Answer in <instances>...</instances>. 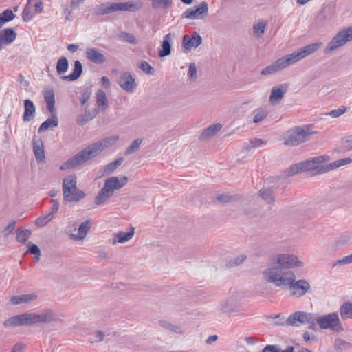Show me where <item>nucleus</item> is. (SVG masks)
I'll return each mask as SVG.
<instances>
[{"mask_svg":"<svg viewBox=\"0 0 352 352\" xmlns=\"http://www.w3.org/2000/svg\"><path fill=\"white\" fill-rule=\"evenodd\" d=\"M263 280L280 288H289L290 294L296 298H300L311 291V285L306 279L296 280V275L291 270H282L279 267L270 265L261 272Z\"/></svg>","mask_w":352,"mask_h":352,"instance_id":"obj_1","label":"nucleus"},{"mask_svg":"<svg viewBox=\"0 0 352 352\" xmlns=\"http://www.w3.org/2000/svg\"><path fill=\"white\" fill-rule=\"evenodd\" d=\"M322 45V43L319 42L298 48L292 53L287 54L266 66L261 72V74L262 76H269L283 70L287 67L294 65L296 63L301 60L304 58L317 52Z\"/></svg>","mask_w":352,"mask_h":352,"instance_id":"obj_2","label":"nucleus"},{"mask_svg":"<svg viewBox=\"0 0 352 352\" xmlns=\"http://www.w3.org/2000/svg\"><path fill=\"white\" fill-rule=\"evenodd\" d=\"M118 139V135H111L87 146L78 154L76 155L65 162L64 164H63L60 166V170H64L73 168L77 166L84 164L87 161L98 155L106 148L115 144Z\"/></svg>","mask_w":352,"mask_h":352,"instance_id":"obj_3","label":"nucleus"},{"mask_svg":"<svg viewBox=\"0 0 352 352\" xmlns=\"http://www.w3.org/2000/svg\"><path fill=\"white\" fill-rule=\"evenodd\" d=\"M329 160V155H324L294 164L288 169V175L292 176L301 172H309L314 175L325 173L329 172L327 162Z\"/></svg>","mask_w":352,"mask_h":352,"instance_id":"obj_4","label":"nucleus"},{"mask_svg":"<svg viewBox=\"0 0 352 352\" xmlns=\"http://www.w3.org/2000/svg\"><path fill=\"white\" fill-rule=\"evenodd\" d=\"M314 133L311 125L295 126L285 132L281 140L286 146H295L305 142Z\"/></svg>","mask_w":352,"mask_h":352,"instance_id":"obj_5","label":"nucleus"},{"mask_svg":"<svg viewBox=\"0 0 352 352\" xmlns=\"http://www.w3.org/2000/svg\"><path fill=\"white\" fill-rule=\"evenodd\" d=\"M63 199L67 202H78L86 194L77 188V178L75 175H69L63 180Z\"/></svg>","mask_w":352,"mask_h":352,"instance_id":"obj_6","label":"nucleus"},{"mask_svg":"<svg viewBox=\"0 0 352 352\" xmlns=\"http://www.w3.org/2000/svg\"><path fill=\"white\" fill-rule=\"evenodd\" d=\"M271 261L272 263L267 266H276L282 270L300 269L305 266L304 262L297 255L291 253L276 254L272 257Z\"/></svg>","mask_w":352,"mask_h":352,"instance_id":"obj_7","label":"nucleus"},{"mask_svg":"<svg viewBox=\"0 0 352 352\" xmlns=\"http://www.w3.org/2000/svg\"><path fill=\"white\" fill-rule=\"evenodd\" d=\"M243 298L241 292H234L228 298L219 302L217 310L221 314L229 315L241 313L243 311L241 307Z\"/></svg>","mask_w":352,"mask_h":352,"instance_id":"obj_8","label":"nucleus"},{"mask_svg":"<svg viewBox=\"0 0 352 352\" xmlns=\"http://www.w3.org/2000/svg\"><path fill=\"white\" fill-rule=\"evenodd\" d=\"M142 4L139 1H129L126 2L111 3L107 2L95 8V12L98 14H106L118 11L133 12L141 7Z\"/></svg>","mask_w":352,"mask_h":352,"instance_id":"obj_9","label":"nucleus"},{"mask_svg":"<svg viewBox=\"0 0 352 352\" xmlns=\"http://www.w3.org/2000/svg\"><path fill=\"white\" fill-rule=\"evenodd\" d=\"M316 314L298 311L291 314L287 318H284L280 323L282 325L300 327L304 324H309V328L314 329L316 324Z\"/></svg>","mask_w":352,"mask_h":352,"instance_id":"obj_10","label":"nucleus"},{"mask_svg":"<svg viewBox=\"0 0 352 352\" xmlns=\"http://www.w3.org/2000/svg\"><path fill=\"white\" fill-rule=\"evenodd\" d=\"M316 322L322 329H330L333 332H342L344 327L337 312L318 316L316 314Z\"/></svg>","mask_w":352,"mask_h":352,"instance_id":"obj_11","label":"nucleus"},{"mask_svg":"<svg viewBox=\"0 0 352 352\" xmlns=\"http://www.w3.org/2000/svg\"><path fill=\"white\" fill-rule=\"evenodd\" d=\"M351 41H352V26L342 28L327 43L324 49V53L332 52Z\"/></svg>","mask_w":352,"mask_h":352,"instance_id":"obj_12","label":"nucleus"},{"mask_svg":"<svg viewBox=\"0 0 352 352\" xmlns=\"http://www.w3.org/2000/svg\"><path fill=\"white\" fill-rule=\"evenodd\" d=\"M25 326L38 323H50L55 320V315L52 310L46 309L40 314L34 312H25L22 314Z\"/></svg>","mask_w":352,"mask_h":352,"instance_id":"obj_13","label":"nucleus"},{"mask_svg":"<svg viewBox=\"0 0 352 352\" xmlns=\"http://www.w3.org/2000/svg\"><path fill=\"white\" fill-rule=\"evenodd\" d=\"M208 12V4L201 2L198 6L189 8L183 13V16L190 20H200L207 16Z\"/></svg>","mask_w":352,"mask_h":352,"instance_id":"obj_14","label":"nucleus"},{"mask_svg":"<svg viewBox=\"0 0 352 352\" xmlns=\"http://www.w3.org/2000/svg\"><path fill=\"white\" fill-rule=\"evenodd\" d=\"M118 84L124 91L130 94L134 93L138 87L135 77L129 72L120 74Z\"/></svg>","mask_w":352,"mask_h":352,"instance_id":"obj_15","label":"nucleus"},{"mask_svg":"<svg viewBox=\"0 0 352 352\" xmlns=\"http://www.w3.org/2000/svg\"><path fill=\"white\" fill-rule=\"evenodd\" d=\"M289 85L283 83L272 88L269 98V102L272 105H277L280 103L285 94L288 90Z\"/></svg>","mask_w":352,"mask_h":352,"instance_id":"obj_16","label":"nucleus"},{"mask_svg":"<svg viewBox=\"0 0 352 352\" xmlns=\"http://www.w3.org/2000/svg\"><path fill=\"white\" fill-rule=\"evenodd\" d=\"M201 42V36L197 32H192L191 34H185L183 36L182 46L185 51L189 52L199 47Z\"/></svg>","mask_w":352,"mask_h":352,"instance_id":"obj_17","label":"nucleus"},{"mask_svg":"<svg viewBox=\"0 0 352 352\" xmlns=\"http://www.w3.org/2000/svg\"><path fill=\"white\" fill-rule=\"evenodd\" d=\"M38 298V296L36 292L25 293L11 296L10 298V302L12 305L31 304L36 302Z\"/></svg>","mask_w":352,"mask_h":352,"instance_id":"obj_18","label":"nucleus"},{"mask_svg":"<svg viewBox=\"0 0 352 352\" xmlns=\"http://www.w3.org/2000/svg\"><path fill=\"white\" fill-rule=\"evenodd\" d=\"M96 95L98 109H94L91 111L89 119L94 118L98 114V111H104L109 108V101L107 100L105 91L102 89H98Z\"/></svg>","mask_w":352,"mask_h":352,"instance_id":"obj_19","label":"nucleus"},{"mask_svg":"<svg viewBox=\"0 0 352 352\" xmlns=\"http://www.w3.org/2000/svg\"><path fill=\"white\" fill-rule=\"evenodd\" d=\"M128 178L126 177H110L104 182L106 188L110 190L113 193L126 185Z\"/></svg>","mask_w":352,"mask_h":352,"instance_id":"obj_20","label":"nucleus"},{"mask_svg":"<svg viewBox=\"0 0 352 352\" xmlns=\"http://www.w3.org/2000/svg\"><path fill=\"white\" fill-rule=\"evenodd\" d=\"M352 241V234L344 232L338 236L331 243L332 249L338 250L345 245H349Z\"/></svg>","mask_w":352,"mask_h":352,"instance_id":"obj_21","label":"nucleus"},{"mask_svg":"<svg viewBox=\"0 0 352 352\" xmlns=\"http://www.w3.org/2000/svg\"><path fill=\"white\" fill-rule=\"evenodd\" d=\"M16 37V34L11 28H6L0 32V50L12 43Z\"/></svg>","mask_w":352,"mask_h":352,"instance_id":"obj_22","label":"nucleus"},{"mask_svg":"<svg viewBox=\"0 0 352 352\" xmlns=\"http://www.w3.org/2000/svg\"><path fill=\"white\" fill-rule=\"evenodd\" d=\"M33 151L36 161L38 163H43L45 162V156L44 152V148L43 142L39 138H34L33 140Z\"/></svg>","mask_w":352,"mask_h":352,"instance_id":"obj_23","label":"nucleus"},{"mask_svg":"<svg viewBox=\"0 0 352 352\" xmlns=\"http://www.w3.org/2000/svg\"><path fill=\"white\" fill-rule=\"evenodd\" d=\"M91 222L89 220H87L82 223L78 228V234H72L70 238L76 241L83 240L87 235L88 231L91 228Z\"/></svg>","mask_w":352,"mask_h":352,"instance_id":"obj_24","label":"nucleus"},{"mask_svg":"<svg viewBox=\"0 0 352 352\" xmlns=\"http://www.w3.org/2000/svg\"><path fill=\"white\" fill-rule=\"evenodd\" d=\"M86 56L89 60L96 64H102L106 60L104 55L95 48L87 49Z\"/></svg>","mask_w":352,"mask_h":352,"instance_id":"obj_25","label":"nucleus"},{"mask_svg":"<svg viewBox=\"0 0 352 352\" xmlns=\"http://www.w3.org/2000/svg\"><path fill=\"white\" fill-rule=\"evenodd\" d=\"M171 41L172 36L170 34H167L163 38V41L161 44V48L159 49L158 55L160 57H164L169 55L171 52Z\"/></svg>","mask_w":352,"mask_h":352,"instance_id":"obj_26","label":"nucleus"},{"mask_svg":"<svg viewBox=\"0 0 352 352\" xmlns=\"http://www.w3.org/2000/svg\"><path fill=\"white\" fill-rule=\"evenodd\" d=\"M25 111L23 113V120L29 122L32 120L35 115L36 108L32 101L25 100L24 101Z\"/></svg>","mask_w":352,"mask_h":352,"instance_id":"obj_27","label":"nucleus"},{"mask_svg":"<svg viewBox=\"0 0 352 352\" xmlns=\"http://www.w3.org/2000/svg\"><path fill=\"white\" fill-rule=\"evenodd\" d=\"M135 234V228L131 227L129 232H119L116 235V238L113 241V244H116V243H125L130 241Z\"/></svg>","mask_w":352,"mask_h":352,"instance_id":"obj_28","label":"nucleus"},{"mask_svg":"<svg viewBox=\"0 0 352 352\" xmlns=\"http://www.w3.org/2000/svg\"><path fill=\"white\" fill-rule=\"evenodd\" d=\"M222 128V125L219 123L212 124L206 129L201 133L200 138L205 140L214 137Z\"/></svg>","mask_w":352,"mask_h":352,"instance_id":"obj_29","label":"nucleus"},{"mask_svg":"<svg viewBox=\"0 0 352 352\" xmlns=\"http://www.w3.org/2000/svg\"><path fill=\"white\" fill-rule=\"evenodd\" d=\"M339 311L342 320H352V302H344L340 305Z\"/></svg>","mask_w":352,"mask_h":352,"instance_id":"obj_30","label":"nucleus"},{"mask_svg":"<svg viewBox=\"0 0 352 352\" xmlns=\"http://www.w3.org/2000/svg\"><path fill=\"white\" fill-rule=\"evenodd\" d=\"M44 99L47 104V109L50 112L51 114L55 113V98H54V93L52 89L46 90L44 92Z\"/></svg>","mask_w":352,"mask_h":352,"instance_id":"obj_31","label":"nucleus"},{"mask_svg":"<svg viewBox=\"0 0 352 352\" xmlns=\"http://www.w3.org/2000/svg\"><path fill=\"white\" fill-rule=\"evenodd\" d=\"M58 124V119L56 116L52 114V116L48 118L44 122L39 126L38 131L43 132L50 129L55 128Z\"/></svg>","mask_w":352,"mask_h":352,"instance_id":"obj_32","label":"nucleus"},{"mask_svg":"<svg viewBox=\"0 0 352 352\" xmlns=\"http://www.w3.org/2000/svg\"><path fill=\"white\" fill-rule=\"evenodd\" d=\"M82 72V65L79 60L74 62V72L67 76H64L62 79L67 81H74L78 78Z\"/></svg>","mask_w":352,"mask_h":352,"instance_id":"obj_33","label":"nucleus"},{"mask_svg":"<svg viewBox=\"0 0 352 352\" xmlns=\"http://www.w3.org/2000/svg\"><path fill=\"white\" fill-rule=\"evenodd\" d=\"M113 193L110 190L104 186L96 197L95 204L98 206L103 204L113 195Z\"/></svg>","mask_w":352,"mask_h":352,"instance_id":"obj_34","label":"nucleus"},{"mask_svg":"<svg viewBox=\"0 0 352 352\" xmlns=\"http://www.w3.org/2000/svg\"><path fill=\"white\" fill-rule=\"evenodd\" d=\"M267 115L268 111L266 107H259L256 109L252 113V122L256 124L260 123L267 118Z\"/></svg>","mask_w":352,"mask_h":352,"instance_id":"obj_35","label":"nucleus"},{"mask_svg":"<svg viewBox=\"0 0 352 352\" xmlns=\"http://www.w3.org/2000/svg\"><path fill=\"white\" fill-rule=\"evenodd\" d=\"M266 25L267 22L264 20L254 23L252 27L254 36L258 38H261L265 31Z\"/></svg>","mask_w":352,"mask_h":352,"instance_id":"obj_36","label":"nucleus"},{"mask_svg":"<svg viewBox=\"0 0 352 352\" xmlns=\"http://www.w3.org/2000/svg\"><path fill=\"white\" fill-rule=\"evenodd\" d=\"M3 325L6 327L25 326L23 323V318L22 314L14 316L8 318V320H5L3 322Z\"/></svg>","mask_w":352,"mask_h":352,"instance_id":"obj_37","label":"nucleus"},{"mask_svg":"<svg viewBox=\"0 0 352 352\" xmlns=\"http://www.w3.org/2000/svg\"><path fill=\"white\" fill-rule=\"evenodd\" d=\"M159 324L162 327L175 333L182 334L184 332V330L181 326L172 324L166 320H160Z\"/></svg>","mask_w":352,"mask_h":352,"instance_id":"obj_38","label":"nucleus"},{"mask_svg":"<svg viewBox=\"0 0 352 352\" xmlns=\"http://www.w3.org/2000/svg\"><path fill=\"white\" fill-rule=\"evenodd\" d=\"M33 1L34 0H28V3L26 4L22 13L23 19L26 22L32 20L34 16V14L33 12L34 10H32V3Z\"/></svg>","mask_w":352,"mask_h":352,"instance_id":"obj_39","label":"nucleus"},{"mask_svg":"<svg viewBox=\"0 0 352 352\" xmlns=\"http://www.w3.org/2000/svg\"><path fill=\"white\" fill-rule=\"evenodd\" d=\"M352 162L351 157H345L341 160H336L333 163L328 164L329 171L334 170L336 168L350 164Z\"/></svg>","mask_w":352,"mask_h":352,"instance_id":"obj_40","label":"nucleus"},{"mask_svg":"<svg viewBox=\"0 0 352 352\" xmlns=\"http://www.w3.org/2000/svg\"><path fill=\"white\" fill-rule=\"evenodd\" d=\"M14 14L13 12L10 10L7 9L5 11H3L2 13L0 14V28L6 23L8 21H12L14 18Z\"/></svg>","mask_w":352,"mask_h":352,"instance_id":"obj_41","label":"nucleus"},{"mask_svg":"<svg viewBox=\"0 0 352 352\" xmlns=\"http://www.w3.org/2000/svg\"><path fill=\"white\" fill-rule=\"evenodd\" d=\"M68 69V60L66 58H60L56 65V71L59 75L65 74Z\"/></svg>","mask_w":352,"mask_h":352,"instance_id":"obj_42","label":"nucleus"},{"mask_svg":"<svg viewBox=\"0 0 352 352\" xmlns=\"http://www.w3.org/2000/svg\"><path fill=\"white\" fill-rule=\"evenodd\" d=\"M31 231L28 229H18L16 232V240L18 242L24 243L30 236Z\"/></svg>","mask_w":352,"mask_h":352,"instance_id":"obj_43","label":"nucleus"},{"mask_svg":"<svg viewBox=\"0 0 352 352\" xmlns=\"http://www.w3.org/2000/svg\"><path fill=\"white\" fill-rule=\"evenodd\" d=\"M142 143V138L134 140L126 150V155H131L136 152Z\"/></svg>","mask_w":352,"mask_h":352,"instance_id":"obj_44","label":"nucleus"},{"mask_svg":"<svg viewBox=\"0 0 352 352\" xmlns=\"http://www.w3.org/2000/svg\"><path fill=\"white\" fill-rule=\"evenodd\" d=\"M266 142L258 138H254L250 140L249 142L246 143L245 145V148L248 150H250L254 148L262 147L265 145Z\"/></svg>","mask_w":352,"mask_h":352,"instance_id":"obj_45","label":"nucleus"},{"mask_svg":"<svg viewBox=\"0 0 352 352\" xmlns=\"http://www.w3.org/2000/svg\"><path fill=\"white\" fill-rule=\"evenodd\" d=\"M340 149L344 152H348L352 150V134L342 138Z\"/></svg>","mask_w":352,"mask_h":352,"instance_id":"obj_46","label":"nucleus"},{"mask_svg":"<svg viewBox=\"0 0 352 352\" xmlns=\"http://www.w3.org/2000/svg\"><path fill=\"white\" fill-rule=\"evenodd\" d=\"M54 219L51 214H47L43 216L39 217L35 220V225L39 228H43L46 226L49 222H50Z\"/></svg>","mask_w":352,"mask_h":352,"instance_id":"obj_47","label":"nucleus"},{"mask_svg":"<svg viewBox=\"0 0 352 352\" xmlns=\"http://www.w3.org/2000/svg\"><path fill=\"white\" fill-rule=\"evenodd\" d=\"M123 162V158H119L116 161L111 162L104 167V171L107 174L113 172Z\"/></svg>","mask_w":352,"mask_h":352,"instance_id":"obj_48","label":"nucleus"},{"mask_svg":"<svg viewBox=\"0 0 352 352\" xmlns=\"http://www.w3.org/2000/svg\"><path fill=\"white\" fill-rule=\"evenodd\" d=\"M171 5V0H152V7L155 9L168 8Z\"/></svg>","mask_w":352,"mask_h":352,"instance_id":"obj_49","label":"nucleus"},{"mask_svg":"<svg viewBox=\"0 0 352 352\" xmlns=\"http://www.w3.org/2000/svg\"><path fill=\"white\" fill-rule=\"evenodd\" d=\"M352 263V253L349 255L345 256L340 259L336 260L332 264L333 267L337 266L345 265Z\"/></svg>","mask_w":352,"mask_h":352,"instance_id":"obj_50","label":"nucleus"},{"mask_svg":"<svg viewBox=\"0 0 352 352\" xmlns=\"http://www.w3.org/2000/svg\"><path fill=\"white\" fill-rule=\"evenodd\" d=\"M260 197L265 200L266 201L270 203L274 201V197L272 194V192L270 189H262L259 191Z\"/></svg>","mask_w":352,"mask_h":352,"instance_id":"obj_51","label":"nucleus"},{"mask_svg":"<svg viewBox=\"0 0 352 352\" xmlns=\"http://www.w3.org/2000/svg\"><path fill=\"white\" fill-rule=\"evenodd\" d=\"M347 111L346 107L344 106H342L338 109H333L328 113H326L327 116H329L333 118H339L340 116H342L344 113H345Z\"/></svg>","mask_w":352,"mask_h":352,"instance_id":"obj_52","label":"nucleus"},{"mask_svg":"<svg viewBox=\"0 0 352 352\" xmlns=\"http://www.w3.org/2000/svg\"><path fill=\"white\" fill-rule=\"evenodd\" d=\"M246 259V256L245 254H240L231 259L229 261L228 265L230 267H234L241 265L243 263Z\"/></svg>","mask_w":352,"mask_h":352,"instance_id":"obj_53","label":"nucleus"},{"mask_svg":"<svg viewBox=\"0 0 352 352\" xmlns=\"http://www.w3.org/2000/svg\"><path fill=\"white\" fill-rule=\"evenodd\" d=\"M85 0H72L70 3V10L66 8L65 10V12H67V19H68L69 15L71 14L72 12L74 10L78 9L80 6L84 2Z\"/></svg>","mask_w":352,"mask_h":352,"instance_id":"obj_54","label":"nucleus"},{"mask_svg":"<svg viewBox=\"0 0 352 352\" xmlns=\"http://www.w3.org/2000/svg\"><path fill=\"white\" fill-rule=\"evenodd\" d=\"M140 69L148 74H153L154 69L146 61H142L139 65Z\"/></svg>","mask_w":352,"mask_h":352,"instance_id":"obj_55","label":"nucleus"},{"mask_svg":"<svg viewBox=\"0 0 352 352\" xmlns=\"http://www.w3.org/2000/svg\"><path fill=\"white\" fill-rule=\"evenodd\" d=\"M28 246H29V248L27 250L26 254L30 253V254L36 256V258L38 260L39 258V256L41 255V250H40L39 248L36 245L32 244L30 243L28 244Z\"/></svg>","mask_w":352,"mask_h":352,"instance_id":"obj_56","label":"nucleus"},{"mask_svg":"<svg viewBox=\"0 0 352 352\" xmlns=\"http://www.w3.org/2000/svg\"><path fill=\"white\" fill-rule=\"evenodd\" d=\"M104 338V334L102 331H96L89 337V340L91 343L101 342Z\"/></svg>","mask_w":352,"mask_h":352,"instance_id":"obj_57","label":"nucleus"},{"mask_svg":"<svg viewBox=\"0 0 352 352\" xmlns=\"http://www.w3.org/2000/svg\"><path fill=\"white\" fill-rule=\"evenodd\" d=\"M59 209V203L56 199H52L51 201V206L50 208L49 214H51L52 217H54L55 214L58 212Z\"/></svg>","mask_w":352,"mask_h":352,"instance_id":"obj_58","label":"nucleus"},{"mask_svg":"<svg viewBox=\"0 0 352 352\" xmlns=\"http://www.w3.org/2000/svg\"><path fill=\"white\" fill-rule=\"evenodd\" d=\"M91 95V90L89 88H87L82 93V95L80 98V101L82 104H85L87 100L90 98Z\"/></svg>","mask_w":352,"mask_h":352,"instance_id":"obj_59","label":"nucleus"},{"mask_svg":"<svg viewBox=\"0 0 352 352\" xmlns=\"http://www.w3.org/2000/svg\"><path fill=\"white\" fill-rule=\"evenodd\" d=\"M188 76L191 80H195L197 78V67L195 63H190Z\"/></svg>","mask_w":352,"mask_h":352,"instance_id":"obj_60","label":"nucleus"},{"mask_svg":"<svg viewBox=\"0 0 352 352\" xmlns=\"http://www.w3.org/2000/svg\"><path fill=\"white\" fill-rule=\"evenodd\" d=\"M32 8L36 13H41L43 11V3L40 0H34Z\"/></svg>","mask_w":352,"mask_h":352,"instance_id":"obj_61","label":"nucleus"},{"mask_svg":"<svg viewBox=\"0 0 352 352\" xmlns=\"http://www.w3.org/2000/svg\"><path fill=\"white\" fill-rule=\"evenodd\" d=\"M15 225H16V222L15 221H12L11 223H10L7 226V227L5 228V229L3 230V235L6 236L10 235L13 232V230H14Z\"/></svg>","mask_w":352,"mask_h":352,"instance_id":"obj_62","label":"nucleus"},{"mask_svg":"<svg viewBox=\"0 0 352 352\" xmlns=\"http://www.w3.org/2000/svg\"><path fill=\"white\" fill-rule=\"evenodd\" d=\"M280 350L278 345H267L263 349L262 352H279Z\"/></svg>","mask_w":352,"mask_h":352,"instance_id":"obj_63","label":"nucleus"},{"mask_svg":"<svg viewBox=\"0 0 352 352\" xmlns=\"http://www.w3.org/2000/svg\"><path fill=\"white\" fill-rule=\"evenodd\" d=\"M124 39L128 43L137 44L138 40L136 38L131 34H125L124 36Z\"/></svg>","mask_w":352,"mask_h":352,"instance_id":"obj_64","label":"nucleus"}]
</instances>
